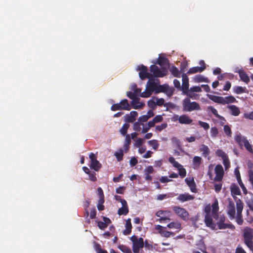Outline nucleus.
<instances>
[{
  "mask_svg": "<svg viewBox=\"0 0 253 253\" xmlns=\"http://www.w3.org/2000/svg\"><path fill=\"white\" fill-rule=\"evenodd\" d=\"M207 111L208 112H211L216 118H218L219 120H224L225 121V118L219 115L218 114L216 109H215L213 107L211 106H208L207 107Z\"/></svg>",
  "mask_w": 253,
  "mask_h": 253,
  "instance_id": "26",
  "label": "nucleus"
},
{
  "mask_svg": "<svg viewBox=\"0 0 253 253\" xmlns=\"http://www.w3.org/2000/svg\"><path fill=\"white\" fill-rule=\"evenodd\" d=\"M157 63L162 67V69L166 70L169 66V61L167 58L165 57L159 56Z\"/></svg>",
  "mask_w": 253,
  "mask_h": 253,
  "instance_id": "19",
  "label": "nucleus"
},
{
  "mask_svg": "<svg viewBox=\"0 0 253 253\" xmlns=\"http://www.w3.org/2000/svg\"><path fill=\"white\" fill-rule=\"evenodd\" d=\"M119 104L122 107L123 110H130L131 109L128 100L126 99H123Z\"/></svg>",
  "mask_w": 253,
  "mask_h": 253,
  "instance_id": "31",
  "label": "nucleus"
},
{
  "mask_svg": "<svg viewBox=\"0 0 253 253\" xmlns=\"http://www.w3.org/2000/svg\"><path fill=\"white\" fill-rule=\"evenodd\" d=\"M213 218L216 220V222L215 224H216V226H217L218 229L223 230L229 228L232 230H235V227L230 222H229V223H225L226 218L224 214L215 215Z\"/></svg>",
  "mask_w": 253,
  "mask_h": 253,
  "instance_id": "1",
  "label": "nucleus"
},
{
  "mask_svg": "<svg viewBox=\"0 0 253 253\" xmlns=\"http://www.w3.org/2000/svg\"><path fill=\"white\" fill-rule=\"evenodd\" d=\"M129 163H130V165L131 167H134L138 163V161H137V159L135 157H132L130 160Z\"/></svg>",
  "mask_w": 253,
  "mask_h": 253,
  "instance_id": "63",
  "label": "nucleus"
},
{
  "mask_svg": "<svg viewBox=\"0 0 253 253\" xmlns=\"http://www.w3.org/2000/svg\"><path fill=\"white\" fill-rule=\"evenodd\" d=\"M228 108L231 111V114L234 116H238L240 114L239 108L234 105L228 106Z\"/></svg>",
  "mask_w": 253,
  "mask_h": 253,
  "instance_id": "27",
  "label": "nucleus"
},
{
  "mask_svg": "<svg viewBox=\"0 0 253 253\" xmlns=\"http://www.w3.org/2000/svg\"><path fill=\"white\" fill-rule=\"evenodd\" d=\"M153 120L155 122V123H158L161 122L163 120V118L161 115H157L153 118Z\"/></svg>",
  "mask_w": 253,
  "mask_h": 253,
  "instance_id": "62",
  "label": "nucleus"
},
{
  "mask_svg": "<svg viewBox=\"0 0 253 253\" xmlns=\"http://www.w3.org/2000/svg\"><path fill=\"white\" fill-rule=\"evenodd\" d=\"M114 155L118 162L122 161L123 159L124 150L122 149H120L118 151L115 153Z\"/></svg>",
  "mask_w": 253,
  "mask_h": 253,
  "instance_id": "38",
  "label": "nucleus"
},
{
  "mask_svg": "<svg viewBox=\"0 0 253 253\" xmlns=\"http://www.w3.org/2000/svg\"><path fill=\"white\" fill-rule=\"evenodd\" d=\"M235 73L239 74L240 79L246 84H248L250 82V78L247 73L242 69L239 68H235Z\"/></svg>",
  "mask_w": 253,
  "mask_h": 253,
  "instance_id": "15",
  "label": "nucleus"
},
{
  "mask_svg": "<svg viewBox=\"0 0 253 253\" xmlns=\"http://www.w3.org/2000/svg\"><path fill=\"white\" fill-rule=\"evenodd\" d=\"M236 99L235 98L232 96H228L225 97H223V100L222 101V104L225 105L226 104L232 103L236 102Z\"/></svg>",
  "mask_w": 253,
  "mask_h": 253,
  "instance_id": "33",
  "label": "nucleus"
},
{
  "mask_svg": "<svg viewBox=\"0 0 253 253\" xmlns=\"http://www.w3.org/2000/svg\"><path fill=\"white\" fill-rule=\"evenodd\" d=\"M94 249L97 253H108L106 250H102L101 245L97 243H95Z\"/></svg>",
  "mask_w": 253,
  "mask_h": 253,
  "instance_id": "39",
  "label": "nucleus"
},
{
  "mask_svg": "<svg viewBox=\"0 0 253 253\" xmlns=\"http://www.w3.org/2000/svg\"><path fill=\"white\" fill-rule=\"evenodd\" d=\"M223 130L227 136H231L232 130L230 127L228 125H225L223 127Z\"/></svg>",
  "mask_w": 253,
  "mask_h": 253,
  "instance_id": "44",
  "label": "nucleus"
},
{
  "mask_svg": "<svg viewBox=\"0 0 253 253\" xmlns=\"http://www.w3.org/2000/svg\"><path fill=\"white\" fill-rule=\"evenodd\" d=\"M211 135L212 138H215L217 136L218 130L216 127H212L211 129Z\"/></svg>",
  "mask_w": 253,
  "mask_h": 253,
  "instance_id": "47",
  "label": "nucleus"
},
{
  "mask_svg": "<svg viewBox=\"0 0 253 253\" xmlns=\"http://www.w3.org/2000/svg\"><path fill=\"white\" fill-rule=\"evenodd\" d=\"M130 240L132 241V251L134 253H138L140 249L143 248L144 246L143 239L141 237L138 239L135 235H133L130 237Z\"/></svg>",
  "mask_w": 253,
  "mask_h": 253,
  "instance_id": "4",
  "label": "nucleus"
},
{
  "mask_svg": "<svg viewBox=\"0 0 253 253\" xmlns=\"http://www.w3.org/2000/svg\"><path fill=\"white\" fill-rule=\"evenodd\" d=\"M170 71L174 77L176 78H180L181 77L180 71H179L175 66H172L170 68Z\"/></svg>",
  "mask_w": 253,
  "mask_h": 253,
  "instance_id": "36",
  "label": "nucleus"
},
{
  "mask_svg": "<svg viewBox=\"0 0 253 253\" xmlns=\"http://www.w3.org/2000/svg\"><path fill=\"white\" fill-rule=\"evenodd\" d=\"M178 174L180 175L181 178H184L186 175V169L183 167L182 166L180 168H179L178 169Z\"/></svg>",
  "mask_w": 253,
  "mask_h": 253,
  "instance_id": "45",
  "label": "nucleus"
},
{
  "mask_svg": "<svg viewBox=\"0 0 253 253\" xmlns=\"http://www.w3.org/2000/svg\"><path fill=\"white\" fill-rule=\"evenodd\" d=\"M149 120L148 117L146 115L140 116L138 119V121L140 123L146 122Z\"/></svg>",
  "mask_w": 253,
  "mask_h": 253,
  "instance_id": "64",
  "label": "nucleus"
},
{
  "mask_svg": "<svg viewBox=\"0 0 253 253\" xmlns=\"http://www.w3.org/2000/svg\"><path fill=\"white\" fill-rule=\"evenodd\" d=\"M97 225L98 227L101 230H104L107 227V224H106L103 221H99L97 222Z\"/></svg>",
  "mask_w": 253,
  "mask_h": 253,
  "instance_id": "54",
  "label": "nucleus"
},
{
  "mask_svg": "<svg viewBox=\"0 0 253 253\" xmlns=\"http://www.w3.org/2000/svg\"><path fill=\"white\" fill-rule=\"evenodd\" d=\"M168 126L167 123H163L160 125H158L156 126V129L159 131H161L164 129L166 128Z\"/></svg>",
  "mask_w": 253,
  "mask_h": 253,
  "instance_id": "53",
  "label": "nucleus"
},
{
  "mask_svg": "<svg viewBox=\"0 0 253 253\" xmlns=\"http://www.w3.org/2000/svg\"><path fill=\"white\" fill-rule=\"evenodd\" d=\"M132 100L131 104L135 109H141L145 106L144 103L139 102V98L137 97Z\"/></svg>",
  "mask_w": 253,
  "mask_h": 253,
  "instance_id": "21",
  "label": "nucleus"
},
{
  "mask_svg": "<svg viewBox=\"0 0 253 253\" xmlns=\"http://www.w3.org/2000/svg\"><path fill=\"white\" fill-rule=\"evenodd\" d=\"M129 124H128L127 123L124 124L120 130L121 133L124 136H125V135H126L127 130L128 128H129Z\"/></svg>",
  "mask_w": 253,
  "mask_h": 253,
  "instance_id": "43",
  "label": "nucleus"
},
{
  "mask_svg": "<svg viewBox=\"0 0 253 253\" xmlns=\"http://www.w3.org/2000/svg\"><path fill=\"white\" fill-rule=\"evenodd\" d=\"M235 141L239 144V145L241 147H242L244 145L245 140H247L246 137L243 136L240 133L236 135L235 136Z\"/></svg>",
  "mask_w": 253,
  "mask_h": 253,
  "instance_id": "25",
  "label": "nucleus"
},
{
  "mask_svg": "<svg viewBox=\"0 0 253 253\" xmlns=\"http://www.w3.org/2000/svg\"><path fill=\"white\" fill-rule=\"evenodd\" d=\"M169 228H174L176 229H181V224L179 222H171L167 225Z\"/></svg>",
  "mask_w": 253,
  "mask_h": 253,
  "instance_id": "35",
  "label": "nucleus"
},
{
  "mask_svg": "<svg viewBox=\"0 0 253 253\" xmlns=\"http://www.w3.org/2000/svg\"><path fill=\"white\" fill-rule=\"evenodd\" d=\"M148 143L155 150H157L159 146V144L158 143V141L155 139L148 141Z\"/></svg>",
  "mask_w": 253,
  "mask_h": 253,
  "instance_id": "40",
  "label": "nucleus"
},
{
  "mask_svg": "<svg viewBox=\"0 0 253 253\" xmlns=\"http://www.w3.org/2000/svg\"><path fill=\"white\" fill-rule=\"evenodd\" d=\"M215 154L218 157H221L222 159H223L225 158H226V157H227L226 153L221 149L217 150L215 151Z\"/></svg>",
  "mask_w": 253,
  "mask_h": 253,
  "instance_id": "48",
  "label": "nucleus"
},
{
  "mask_svg": "<svg viewBox=\"0 0 253 253\" xmlns=\"http://www.w3.org/2000/svg\"><path fill=\"white\" fill-rule=\"evenodd\" d=\"M168 88H169V85L167 84H163V85H158L157 84L156 93H158L160 92H166L167 91Z\"/></svg>",
  "mask_w": 253,
  "mask_h": 253,
  "instance_id": "34",
  "label": "nucleus"
},
{
  "mask_svg": "<svg viewBox=\"0 0 253 253\" xmlns=\"http://www.w3.org/2000/svg\"><path fill=\"white\" fill-rule=\"evenodd\" d=\"M233 90L234 93L237 94L245 93L247 92V88L246 87H242L240 86H235L233 87Z\"/></svg>",
  "mask_w": 253,
  "mask_h": 253,
  "instance_id": "32",
  "label": "nucleus"
},
{
  "mask_svg": "<svg viewBox=\"0 0 253 253\" xmlns=\"http://www.w3.org/2000/svg\"><path fill=\"white\" fill-rule=\"evenodd\" d=\"M227 208V214L230 219H233L235 218V207L234 203L231 199H228V205Z\"/></svg>",
  "mask_w": 253,
  "mask_h": 253,
  "instance_id": "10",
  "label": "nucleus"
},
{
  "mask_svg": "<svg viewBox=\"0 0 253 253\" xmlns=\"http://www.w3.org/2000/svg\"><path fill=\"white\" fill-rule=\"evenodd\" d=\"M200 150L202 152L203 155L205 157L209 155L210 153L209 147L204 144H202L201 145V147L200 148Z\"/></svg>",
  "mask_w": 253,
  "mask_h": 253,
  "instance_id": "37",
  "label": "nucleus"
},
{
  "mask_svg": "<svg viewBox=\"0 0 253 253\" xmlns=\"http://www.w3.org/2000/svg\"><path fill=\"white\" fill-rule=\"evenodd\" d=\"M89 179L92 181H96L97 178L96 177V173L95 172H90L89 174Z\"/></svg>",
  "mask_w": 253,
  "mask_h": 253,
  "instance_id": "61",
  "label": "nucleus"
},
{
  "mask_svg": "<svg viewBox=\"0 0 253 253\" xmlns=\"http://www.w3.org/2000/svg\"><path fill=\"white\" fill-rule=\"evenodd\" d=\"M140 122H137L134 123L133 124V129L137 131H139L141 129V124L140 123Z\"/></svg>",
  "mask_w": 253,
  "mask_h": 253,
  "instance_id": "55",
  "label": "nucleus"
},
{
  "mask_svg": "<svg viewBox=\"0 0 253 253\" xmlns=\"http://www.w3.org/2000/svg\"><path fill=\"white\" fill-rule=\"evenodd\" d=\"M222 184L221 183H215L214 184V189L216 193H218L221 190Z\"/></svg>",
  "mask_w": 253,
  "mask_h": 253,
  "instance_id": "56",
  "label": "nucleus"
},
{
  "mask_svg": "<svg viewBox=\"0 0 253 253\" xmlns=\"http://www.w3.org/2000/svg\"><path fill=\"white\" fill-rule=\"evenodd\" d=\"M181 77L182 78L181 89L184 92H186L188 90L189 78L187 75L184 73L182 74Z\"/></svg>",
  "mask_w": 253,
  "mask_h": 253,
  "instance_id": "18",
  "label": "nucleus"
},
{
  "mask_svg": "<svg viewBox=\"0 0 253 253\" xmlns=\"http://www.w3.org/2000/svg\"><path fill=\"white\" fill-rule=\"evenodd\" d=\"M198 124L205 130H207L210 128V125L208 123L201 121H198Z\"/></svg>",
  "mask_w": 253,
  "mask_h": 253,
  "instance_id": "50",
  "label": "nucleus"
},
{
  "mask_svg": "<svg viewBox=\"0 0 253 253\" xmlns=\"http://www.w3.org/2000/svg\"><path fill=\"white\" fill-rule=\"evenodd\" d=\"M111 109L113 111H116L117 110H123L122 108V107L120 106L119 103L113 104L111 107Z\"/></svg>",
  "mask_w": 253,
  "mask_h": 253,
  "instance_id": "52",
  "label": "nucleus"
},
{
  "mask_svg": "<svg viewBox=\"0 0 253 253\" xmlns=\"http://www.w3.org/2000/svg\"><path fill=\"white\" fill-rule=\"evenodd\" d=\"M183 110L186 112H191L194 110H200L201 107L199 103L196 102H191L188 98H185L182 103Z\"/></svg>",
  "mask_w": 253,
  "mask_h": 253,
  "instance_id": "3",
  "label": "nucleus"
},
{
  "mask_svg": "<svg viewBox=\"0 0 253 253\" xmlns=\"http://www.w3.org/2000/svg\"><path fill=\"white\" fill-rule=\"evenodd\" d=\"M202 161V158L199 156H195L193 158V163L198 166L200 165Z\"/></svg>",
  "mask_w": 253,
  "mask_h": 253,
  "instance_id": "60",
  "label": "nucleus"
},
{
  "mask_svg": "<svg viewBox=\"0 0 253 253\" xmlns=\"http://www.w3.org/2000/svg\"><path fill=\"white\" fill-rule=\"evenodd\" d=\"M91 161L90 167L95 171H98L101 168V164L97 160L96 157L94 154L91 153L89 155Z\"/></svg>",
  "mask_w": 253,
  "mask_h": 253,
  "instance_id": "9",
  "label": "nucleus"
},
{
  "mask_svg": "<svg viewBox=\"0 0 253 253\" xmlns=\"http://www.w3.org/2000/svg\"><path fill=\"white\" fill-rule=\"evenodd\" d=\"M243 145L245 146L247 150L251 153H253L252 145L250 143L248 139L245 140Z\"/></svg>",
  "mask_w": 253,
  "mask_h": 253,
  "instance_id": "46",
  "label": "nucleus"
},
{
  "mask_svg": "<svg viewBox=\"0 0 253 253\" xmlns=\"http://www.w3.org/2000/svg\"><path fill=\"white\" fill-rule=\"evenodd\" d=\"M199 64L201 65L200 67H194L189 69L187 72L188 74H193L198 72H202L204 71L206 68L205 61L204 60H201L199 62Z\"/></svg>",
  "mask_w": 253,
  "mask_h": 253,
  "instance_id": "13",
  "label": "nucleus"
},
{
  "mask_svg": "<svg viewBox=\"0 0 253 253\" xmlns=\"http://www.w3.org/2000/svg\"><path fill=\"white\" fill-rule=\"evenodd\" d=\"M237 215L235 216L236 221L238 225H242L243 223V219L242 216V211L243 209V203L240 199H238L236 201Z\"/></svg>",
  "mask_w": 253,
  "mask_h": 253,
  "instance_id": "5",
  "label": "nucleus"
},
{
  "mask_svg": "<svg viewBox=\"0 0 253 253\" xmlns=\"http://www.w3.org/2000/svg\"><path fill=\"white\" fill-rule=\"evenodd\" d=\"M223 160V164L224 166L225 169H227L230 167V162L228 159V156L226 157V158H224L222 159Z\"/></svg>",
  "mask_w": 253,
  "mask_h": 253,
  "instance_id": "51",
  "label": "nucleus"
},
{
  "mask_svg": "<svg viewBox=\"0 0 253 253\" xmlns=\"http://www.w3.org/2000/svg\"><path fill=\"white\" fill-rule=\"evenodd\" d=\"M194 80L196 83H200V82H206V83H210V80L208 78L205 77L203 75H196L194 78Z\"/></svg>",
  "mask_w": 253,
  "mask_h": 253,
  "instance_id": "29",
  "label": "nucleus"
},
{
  "mask_svg": "<svg viewBox=\"0 0 253 253\" xmlns=\"http://www.w3.org/2000/svg\"><path fill=\"white\" fill-rule=\"evenodd\" d=\"M208 96L210 99L213 101V102L222 104L223 97L218 96L211 94H208Z\"/></svg>",
  "mask_w": 253,
  "mask_h": 253,
  "instance_id": "30",
  "label": "nucleus"
},
{
  "mask_svg": "<svg viewBox=\"0 0 253 253\" xmlns=\"http://www.w3.org/2000/svg\"><path fill=\"white\" fill-rule=\"evenodd\" d=\"M173 211L183 220H187L189 218V213L184 208L179 206H174L172 208Z\"/></svg>",
  "mask_w": 253,
  "mask_h": 253,
  "instance_id": "7",
  "label": "nucleus"
},
{
  "mask_svg": "<svg viewBox=\"0 0 253 253\" xmlns=\"http://www.w3.org/2000/svg\"><path fill=\"white\" fill-rule=\"evenodd\" d=\"M214 170L216 175L213 180L214 181H221L224 175V170L222 166L219 164L216 165L215 167Z\"/></svg>",
  "mask_w": 253,
  "mask_h": 253,
  "instance_id": "11",
  "label": "nucleus"
},
{
  "mask_svg": "<svg viewBox=\"0 0 253 253\" xmlns=\"http://www.w3.org/2000/svg\"><path fill=\"white\" fill-rule=\"evenodd\" d=\"M244 243L252 251H253V229L246 227L244 230Z\"/></svg>",
  "mask_w": 253,
  "mask_h": 253,
  "instance_id": "2",
  "label": "nucleus"
},
{
  "mask_svg": "<svg viewBox=\"0 0 253 253\" xmlns=\"http://www.w3.org/2000/svg\"><path fill=\"white\" fill-rule=\"evenodd\" d=\"M150 71L153 73V75L155 77H164L167 74V70L162 69L161 70L159 68L155 65H152L150 67Z\"/></svg>",
  "mask_w": 253,
  "mask_h": 253,
  "instance_id": "8",
  "label": "nucleus"
},
{
  "mask_svg": "<svg viewBox=\"0 0 253 253\" xmlns=\"http://www.w3.org/2000/svg\"><path fill=\"white\" fill-rule=\"evenodd\" d=\"M174 118H176V120H178L179 123L181 124L190 125L193 122V120L187 115L185 114L180 116L176 115Z\"/></svg>",
  "mask_w": 253,
  "mask_h": 253,
  "instance_id": "14",
  "label": "nucleus"
},
{
  "mask_svg": "<svg viewBox=\"0 0 253 253\" xmlns=\"http://www.w3.org/2000/svg\"><path fill=\"white\" fill-rule=\"evenodd\" d=\"M170 213V211H169L160 210L156 213V215L160 217V218L158 220L160 222H162L164 221H169L171 219L169 217H167V216H169Z\"/></svg>",
  "mask_w": 253,
  "mask_h": 253,
  "instance_id": "12",
  "label": "nucleus"
},
{
  "mask_svg": "<svg viewBox=\"0 0 253 253\" xmlns=\"http://www.w3.org/2000/svg\"><path fill=\"white\" fill-rule=\"evenodd\" d=\"M138 113L136 111H132L130 112L129 114L126 115L125 121L127 123H133L136 120Z\"/></svg>",
  "mask_w": 253,
  "mask_h": 253,
  "instance_id": "20",
  "label": "nucleus"
},
{
  "mask_svg": "<svg viewBox=\"0 0 253 253\" xmlns=\"http://www.w3.org/2000/svg\"><path fill=\"white\" fill-rule=\"evenodd\" d=\"M149 79L147 83L146 87L153 92L155 91L156 92L158 84L157 83H155L154 80H152L151 78Z\"/></svg>",
  "mask_w": 253,
  "mask_h": 253,
  "instance_id": "24",
  "label": "nucleus"
},
{
  "mask_svg": "<svg viewBox=\"0 0 253 253\" xmlns=\"http://www.w3.org/2000/svg\"><path fill=\"white\" fill-rule=\"evenodd\" d=\"M159 233L164 237L169 238L171 235H174L173 232L168 231H159Z\"/></svg>",
  "mask_w": 253,
  "mask_h": 253,
  "instance_id": "49",
  "label": "nucleus"
},
{
  "mask_svg": "<svg viewBox=\"0 0 253 253\" xmlns=\"http://www.w3.org/2000/svg\"><path fill=\"white\" fill-rule=\"evenodd\" d=\"M189 91L190 92H200L202 91V89L200 86H194L191 87Z\"/></svg>",
  "mask_w": 253,
  "mask_h": 253,
  "instance_id": "57",
  "label": "nucleus"
},
{
  "mask_svg": "<svg viewBox=\"0 0 253 253\" xmlns=\"http://www.w3.org/2000/svg\"><path fill=\"white\" fill-rule=\"evenodd\" d=\"M124 203H123L122 207L121 208H119L118 211V213L120 215H126L129 212V209L127 206V202H125L123 201Z\"/></svg>",
  "mask_w": 253,
  "mask_h": 253,
  "instance_id": "22",
  "label": "nucleus"
},
{
  "mask_svg": "<svg viewBox=\"0 0 253 253\" xmlns=\"http://www.w3.org/2000/svg\"><path fill=\"white\" fill-rule=\"evenodd\" d=\"M205 223L207 226L212 230L216 229V224L213 222L212 218L209 214H206L204 219Z\"/></svg>",
  "mask_w": 253,
  "mask_h": 253,
  "instance_id": "17",
  "label": "nucleus"
},
{
  "mask_svg": "<svg viewBox=\"0 0 253 253\" xmlns=\"http://www.w3.org/2000/svg\"><path fill=\"white\" fill-rule=\"evenodd\" d=\"M152 92V91H151L146 87L145 90L141 93L140 96L142 97L147 98L151 95Z\"/></svg>",
  "mask_w": 253,
  "mask_h": 253,
  "instance_id": "42",
  "label": "nucleus"
},
{
  "mask_svg": "<svg viewBox=\"0 0 253 253\" xmlns=\"http://www.w3.org/2000/svg\"><path fill=\"white\" fill-rule=\"evenodd\" d=\"M231 191L232 194L239 195L241 194V191L239 187L236 185H233L231 188Z\"/></svg>",
  "mask_w": 253,
  "mask_h": 253,
  "instance_id": "41",
  "label": "nucleus"
},
{
  "mask_svg": "<svg viewBox=\"0 0 253 253\" xmlns=\"http://www.w3.org/2000/svg\"><path fill=\"white\" fill-rule=\"evenodd\" d=\"M188 187H189L190 191L192 192L196 193L198 192L195 182H193V183L188 186Z\"/></svg>",
  "mask_w": 253,
  "mask_h": 253,
  "instance_id": "58",
  "label": "nucleus"
},
{
  "mask_svg": "<svg viewBox=\"0 0 253 253\" xmlns=\"http://www.w3.org/2000/svg\"><path fill=\"white\" fill-rule=\"evenodd\" d=\"M126 229L123 231V234L125 235H128L130 234L132 229V225L131 223V219L128 218L126 220L125 225Z\"/></svg>",
  "mask_w": 253,
  "mask_h": 253,
  "instance_id": "23",
  "label": "nucleus"
},
{
  "mask_svg": "<svg viewBox=\"0 0 253 253\" xmlns=\"http://www.w3.org/2000/svg\"><path fill=\"white\" fill-rule=\"evenodd\" d=\"M137 70L139 71V76L142 80H144L146 79H151L153 76L151 73L148 72V68L143 65L138 66Z\"/></svg>",
  "mask_w": 253,
  "mask_h": 253,
  "instance_id": "6",
  "label": "nucleus"
},
{
  "mask_svg": "<svg viewBox=\"0 0 253 253\" xmlns=\"http://www.w3.org/2000/svg\"><path fill=\"white\" fill-rule=\"evenodd\" d=\"M212 208V217L214 216L218 215V211L219 210V207H218V202L217 199H215L214 201V202L212 203L211 205Z\"/></svg>",
  "mask_w": 253,
  "mask_h": 253,
  "instance_id": "28",
  "label": "nucleus"
},
{
  "mask_svg": "<svg viewBox=\"0 0 253 253\" xmlns=\"http://www.w3.org/2000/svg\"><path fill=\"white\" fill-rule=\"evenodd\" d=\"M194 198V196L189 194L188 193H184L179 194L176 199L181 203H184L186 201H192Z\"/></svg>",
  "mask_w": 253,
  "mask_h": 253,
  "instance_id": "16",
  "label": "nucleus"
},
{
  "mask_svg": "<svg viewBox=\"0 0 253 253\" xmlns=\"http://www.w3.org/2000/svg\"><path fill=\"white\" fill-rule=\"evenodd\" d=\"M154 171L153 167L151 166H149L144 169V172H146L149 174H152Z\"/></svg>",
  "mask_w": 253,
  "mask_h": 253,
  "instance_id": "59",
  "label": "nucleus"
}]
</instances>
